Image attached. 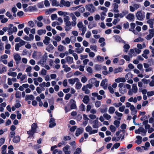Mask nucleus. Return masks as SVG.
<instances>
[{
  "instance_id": "f257e3e1",
  "label": "nucleus",
  "mask_w": 154,
  "mask_h": 154,
  "mask_svg": "<svg viewBox=\"0 0 154 154\" xmlns=\"http://www.w3.org/2000/svg\"><path fill=\"white\" fill-rule=\"evenodd\" d=\"M37 128L36 123H34L31 125V129L27 131V133L30 136H32L36 132V130Z\"/></svg>"
},
{
  "instance_id": "f03ea898",
  "label": "nucleus",
  "mask_w": 154,
  "mask_h": 154,
  "mask_svg": "<svg viewBox=\"0 0 154 154\" xmlns=\"http://www.w3.org/2000/svg\"><path fill=\"white\" fill-rule=\"evenodd\" d=\"M137 19L140 20H143L145 18V12L142 11H138L136 14Z\"/></svg>"
},
{
  "instance_id": "7ed1b4c3",
  "label": "nucleus",
  "mask_w": 154,
  "mask_h": 154,
  "mask_svg": "<svg viewBox=\"0 0 154 154\" xmlns=\"http://www.w3.org/2000/svg\"><path fill=\"white\" fill-rule=\"evenodd\" d=\"M17 29L16 27L13 26L12 24H10L8 26V34L9 35H11L14 32H16L17 31Z\"/></svg>"
},
{
  "instance_id": "20e7f679",
  "label": "nucleus",
  "mask_w": 154,
  "mask_h": 154,
  "mask_svg": "<svg viewBox=\"0 0 154 154\" xmlns=\"http://www.w3.org/2000/svg\"><path fill=\"white\" fill-rule=\"evenodd\" d=\"M85 7L86 10L91 13H94L96 10L95 7L92 4L86 5Z\"/></svg>"
},
{
  "instance_id": "39448f33",
  "label": "nucleus",
  "mask_w": 154,
  "mask_h": 154,
  "mask_svg": "<svg viewBox=\"0 0 154 154\" xmlns=\"http://www.w3.org/2000/svg\"><path fill=\"white\" fill-rule=\"evenodd\" d=\"M138 90V88L136 84H134L132 86L131 89H130L128 91V94L130 95H132L133 94L136 93Z\"/></svg>"
},
{
  "instance_id": "423d86ee",
  "label": "nucleus",
  "mask_w": 154,
  "mask_h": 154,
  "mask_svg": "<svg viewBox=\"0 0 154 154\" xmlns=\"http://www.w3.org/2000/svg\"><path fill=\"white\" fill-rule=\"evenodd\" d=\"M86 132H88L90 135L95 134L98 132V129L92 130V128L90 125H88L85 128Z\"/></svg>"
},
{
  "instance_id": "0eeeda50",
  "label": "nucleus",
  "mask_w": 154,
  "mask_h": 154,
  "mask_svg": "<svg viewBox=\"0 0 154 154\" xmlns=\"http://www.w3.org/2000/svg\"><path fill=\"white\" fill-rule=\"evenodd\" d=\"M70 5L71 3L70 2L64 0H61L59 5V6L61 7H63V6L69 7H70Z\"/></svg>"
},
{
  "instance_id": "6e6552de",
  "label": "nucleus",
  "mask_w": 154,
  "mask_h": 154,
  "mask_svg": "<svg viewBox=\"0 0 154 154\" xmlns=\"http://www.w3.org/2000/svg\"><path fill=\"white\" fill-rule=\"evenodd\" d=\"M118 86L119 88V91L120 93L123 94L126 92L127 90L126 88L123 83H121L119 84Z\"/></svg>"
},
{
  "instance_id": "1a4fd4ad",
  "label": "nucleus",
  "mask_w": 154,
  "mask_h": 154,
  "mask_svg": "<svg viewBox=\"0 0 154 154\" xmlns=\"http://www.w3.org/2000/svg\"><path fill=\"white\" fill-rule=\"evenodd\" d=\"M146 132V131L144 130V128L142 127H140L138 130H135V133L137 134H140L141 135L144 136H145Z\"/></svg>"
},
{
  "instance_id": "9d476101",
  "label": "nucleus",
  "mask_w": 154,
  "mask_h": 154,
  "mask_svg": "<svg viewBox=\"0 0 154 154\" xmlns=\"http://www.w3.org/2000/svg\"><path fill=\"white\" fill-rule=\"evenodd\" d=\"M73 38L74 39H75V37L73 36H71L70 38H69L68 37H66L65 38L64 40H63L62 42V43L64 45H65L70 43V42H72V41H71V39Z\"/></svg>"
},
{
  "instance_id": "9b49d317",
  "label": "nucleus",
  "mask_w": 154,
  "mask_h": 154,
  "mask_svg": "<svg viewBox=\"0 0 154 154\" xmlns=\"http://www.w3.org/2000/svg\"><path fill=\"white\" fill-rule=\"evenodd\" d=\"M92 127L93 128H97L99 127L101 125L100 123L98 122V118L93 121L92 122Z\"/></svg>"
},
{
  "instance_id": "f8f14e48",
  "label": "nucleus",
  "mask_w": 154,
  "mask_h": 154,
  "mask_svg": "<svg viewBox=\"0 0 154 154\" xmlns=\"http://www.w3.org/2000/svg\"><path fill=\"white\" fill-rule=\"evenodd\" d=\"M65 154H70L71 152L70 146L68 145H66L63 149Z\"/></svg>"
},
{
  "instance_id": "ddd939ff",
  "label": "nucleus",
  "mask_w": 154,
  "mask_h": 154,
  "mask_svg": "<svg viewBox=\"0 0 154 154\" xmlns=\"http://www.w3.org/2000/svg\"><path fill=\"white\" fill-rule=\"evenodd\" d=\"M107 80L106 79H105L102 80L100 86L102 87L104 89H106L107 88V84L106 83Z\"/></svg>"
},
{
  "instance_id": "4468645a",
  "label": "nucleus",
  "mask_w": 154,
  "mask_h": 154,
  "mask_svg": "<svg viewBox=\"0 0 154 154\" xmlns=\"http://www.w3.org/2000/svg\"><path fill=\"white\" fill-rule=\"evenodd\" d=\"M71 15L72 19V21L71 23V25L72 26H74L76 24L77 18L73 14L71 13Z\"/></svg>"
},
{
  "instance_id": "2eb2a0df",
  "label": "nucleus",
  "mask_w": 154,
  "mask_h": 154,
  "mask_svg": "<svg viewBox=\"0 0 154 154\" xmlns=\"http://www.w3.org/2000/svg\"><path fill=\"white\" fill-rule=\"evenodd\" d=\"M70 103L71 104L70 106L71 109H75L76 108L77 106L76 105V102L73 99H72L70 100Z\"/></svg>"
},
{
  "instance_id": "dca6fc26",
  "label": "nucleus",
  "mask_w": 154,
  "mask_h": 154,
  "mask_svg": "<svg viewBox=\"0 0 154 154\" xmlns=\"http://www.w3.org/2000/svg\"><path fill=\"white\" fill-rule=\"evenodd\" d=\"M69 83L72 85H73L75 82L79 81L78 78H74L69 79L68 80Z\"/></svg>"
},
{
  "instance_id": "f3484780",
  "label": "nucleus",
  "mask_w": 154,
  "mask_h": 154,
  "mask_svg": "<svg viewBox=\"0 0 154 154\" xmlns=\"http://www.w3.org/2000/svg\"><path fill=\"white\" fill-rule=\"evenodd\" d=\"M14 59L17 63H18L20 60L21 57L17 53L15 54L14 55Z\"/></svg>"
},
{
  "instance_id": "a211bd4d",
  "label": "nucleus",
  "mask_w": 154,
  "mask_h": 154,
  "mask_svg": "<svg viewBox=\"0 0 154 154\" xmlns=\"http://www.w3.org/2000/svg\"><path fill=\"white\" fill-rule=\"evenodd\" d=\"M49 123V127L50 128H52L56 125V124L55 122V119L53 118H51L50 119Z\"/></svg>"
},
{
  "instance_id": "6ab92c4d",
  "label": "nucleus",
  "mask_w": 154,
  "mask_h": 154,
  "mask_svg": "<svg viewBox=\"0 0 154 154\" xmlns=\"http://www.w3.org/2000/svg\"><path fill=\"white\" fill-rule=\"evenodd\" d=\"M65 59L66 61L69 64H71L73 62V58L72 57L67 56L65 57Z\"/></svg>"
},
{
  "instance_id": "aec40b11",
  "label": "nucleus",
  "mask_w": 154,
  "mask_h": 154,
  "mask_svg": "<svg viewBox=\"0 0 154 154\" xmlns=\"http://www.w3.org/2000/svg\"><path fill=\"white\" fill-rule=\"evenodd\" d=\"M84 131V129L82 128H80L77 129L75 135L77 136H78L79 135L81 134H82Z\"/></svg>"
},
{
  "instance_id": "412c9836",
  "label": "nucleus",
  "mask_w": 154,
  "mask_h": 154,
  "mask_svg": "<svg viewBox=\"0 0 154 154\" xmlns=\"http://www.w3.org/2000/svg\"><path fill=\"white\" fill-rule=\"evenodd\" d=\"M126 18L129 20L133 21L134 20V14L130 13L126 17Z\"/></svg>"
},
{
  "instance_id": "4be33fe9",
  "label": "nucleus",
  "mask_w": 154,
  "mask_h": 154,
  "mask_svg": "<svg viewBox=\"0 0 154 154\" xmlns=\"http://www.w3.org/2000/svg\"><path fill=\"white\" fill-rule=\"evenodd\" d=\"M115 81L117 83L120 82H125L126 81V79L125 78H118L115 80Z\"/></svg>"
},
{
  "instance_id": "5701e85b",
  "label": "nucleus",
  "mask_w": 154,
  "mask_h": 154,
  "mask_svg": "<svg viewBox=\"0 0 154 154\" xmlns=\"http://www.w3.org/2000/svg\"><path fill=\"white\" fill-rule=\"evenodd\" d=\"M58 14L60 16H65L66 15H69V13L68 12L66 11H59L58 12Z\"/></svg>"
},
{
  "instance_id": "b1692460",
  "label": "nucleus",
  "mask_w": 154,
  "mask_h": 154,
  "mask_svg": "<svg viewBox=\"0 0 154 154\" xmlns=\"http://www.w3.org/2000/svg\"><path fill=\"white\" fill-rule=\"evenodd\" d=\"M34 99V97L32 94L27 95L25 97V100H33Z\"/></svg>"
},
{
  "instance_id": "393cba45",
  "label": "nucleus",
  "mask_w": 154,
  "mask_h": 154,
  "mask_svg": "<svg viewBox=\"0 0 154 154\" xmlns=\"http://www.w3.org/2000/svg\"><path fill=\"white\" fill-rule=\"evenodd\" d=\"M89 101V97L87 95H85L84 96L82 101L85 103H88Z\"/></svg>"
},
{
  "instance_id": "a878e982",
  "label": "nucleus",
  "mask_w": 154,
  "mask_h": 154,
  "mask_svg": "<svg viewBox=\"0 0 154 154\" xmlns=\"http://www.w3.org/2000/svg\"><path fill=\"white\" fill-rule=\"evenodd\" d=\"M51 40V38L48 37L46 36L45 37V39L43 40V42L46 45H48L49 43V41Z\"/></svg>"
},
{
  "instance_id": "bb28decb",
  "label": "nucleus",
  "mask_w": 154,
  "mask_h": 154,
  "mask_svg": "<svg viewBox=\"0 0 154 154\" xmlns=\"http://www.w3.org/2000/svg\"><path fill=\"white\" fill-rule=\"evenodd\" d=\"M147 23L149 24V26L150 28H153L154 23L152 19H150L148 20L147 21Z\"/></svg>"
},
{
  "instance_id": "cd10ccee",
  "label": "nucleus",
  "mask_w": 154,
  "mask_h": 154,
  "mask_svg": "<svg viewBox=\"0 0 154 154\" xmlns=\"http://www.w3.org/2000/svg\"><path fill=\"white\" fill-rule=\"evenodd\" d=\"M62 67L64 69V70L65 72H68L71 70V68L69 67L67 65H64L62 66Z\"/></svg>"
},
{
  "instance_id": "c85d7f7f",
  "label": "nucleus",
  "mask_w": 154,
  "mask_h": 154,
  "mask_svg": "<svg viewBox=\"0 0 154 154\" xmlns=\"http://www.w3.org/2000/svg\"><path fill=\"white\" fill-rule=\"evenodd\" d=\"M20 136H17L14 137L13 139V141L14 143H18L20 141Z\"/></svg>"
},
{
  "instance_id": "c756f323",
  "label": "nucleus",
  "mask_w": 154,
  "mask_h": 154,
  "mask_svg": "<svg viewBox=\"0 0 154 154\" xmlns=\"http://www.w3.org/2000/svg\"><path fill=\"white\" fill-rule=\"evenodd\" d=\"M56 8H51L47 10L46 11L45 14H48L52 13L54 11L56 10Z\"/></svg>"
},
{
  "instance_id": "7c9ffc66",
  "label": "nucleus",
  "mask_w": 154,
  "mask_h": 154,
  "mask_svg": "<svg viewBox=\"0 0 154 154\" xmlns=\"http://www.w3.org/2000/svg\"><path fill=\"white\" fill-rule=\"evenodd\" d=\"M96 58L97 61L100 62H102L104 60L103 57L100 55L97 56Z\"/></svg>"
},
{
  "instance_id": "2f4dec72",
  "label": "nucleus",
  "mask_w": 154,
  "mask_h": 154,
  "mask_svg": "<svg viewBox=\"0 0 154 154\" xmlns=\"http://www.w3.org/2000/svg\"><path fill=\"white\" fill-rule=\"evenodd\" d=\"M122 70L123 69L122 67H119L118 68H116L114 70L113 73L114 74H116L117 73L122 72Z\"/></svg>"
},
{
  "instance_id": "473e14b6",
  "label": "nucleus",
  "mask_w": 154,
  "mask_h": 154,
  "mask_svg": "<svg viewBox=\"0 0 154 154\" xmlns=\"http://www.w3.org/2000/svg\"><path fill=\"white\" fill-rule=\"evenodd\" d=\"M82 90L83 91H84L85 94H89L90 92V90L88 89L85 86H83L82 88Z\"/></svg>"
},
{
  "instance_id": "72a5a7b5",
  "label": "nucleus",
  "mask_w": 154,
  "mask_h": 154,
  "mask_svg": "<svg viewBox=\"0 0 154 154\" xmlns=\"http://www.w3.org/2000/svg\"><path fill=\"white\" fill-rule=\"evenodd\" d=\"M46 32V31L45 29H39L38 30L37 33L38 34L40 35L45 34Z\"/></svg>"
},
{
  "instance_id": "f704fd0d",
  "label": "nucleus",
  "mask_w": 154,
  "mask_h": 154,
  "mask_svg": "<svg viewBox=\"0 0 154 154\" xmlns=\"http://www.w3.org/2000/svg\"><path fill=\"white\" fill-rule=\"evenodd\" d=\"M54 49V47L51 44H49L46 48V49L48 51L50 52Z\"/></svg>"
},
{
  "instance_id": "c9c22d12",
  "label": "nucleus",
  "mask_w": 154,
  "mask_h": 154,
  "mask_svg": "<svg viewBox=\"0 0 154 154\" xmlns=\"http://www.w3.org/2000/svg\"><path fill=\"white\" fill-rule=\"evenodd\" d=\"M39 63L42 67H43L46 64V60L44 59H41L39 61Z\"/></svg>"
},
{
  "instance_id": "e433bc0d",
  "label": "nucleus",
  "mask_w": 154,
  "mask_h": 154,
  "mask_svg": "<svg viewBox=\"0 0 154 154\" xmlns=\"http://www.w3.org/2000/svg\"><path fill=\"white\" fill-rule=\"evenodd\" d=\"M115 110V108L113 106L110 107L109 109L108 112L109 114H113Z\"/></svg>"
},
{
  "instance_id": "4c0bfd02",
  "label": "nucleus",
  "mask_w": 154,
  "mask_h": 154,
  "mask_svg": "<svg viewBox=\"0 0 154 154\" xmlns=\"http://www.w3.org/2000/svg\"><path fill=\"white\" fill-rule=\"evenodd\" d=\"M53 38L57 42H59L61 40V37L57 35L53 36Z\"/></svg>"
},
{
  "instance_id": "58836bf2",
  "label": "nucleus",
  "mask_w": 154,
  "mask_h": 154,
  "mask_svg": "<svg viewBox=\"0 0 154 154\" xmlns=\"http://www.w3.org/2000/svg\"><path fill=\"white\" fill-rule=\"evenodd\" d=\"M82 86V84L79 81L76 82L75 84V88L77 89H80Z\"/></svg>"
},
{
  "instance_id": "ea45409f",
  "label": "nucleus",
  "mask_w": 154,
  "mask_h": 154,
  "mask_svg": "<svg viewBox=\"0 0 154 154\" xmlns=\"http://www.w3.org/2000/svg\"><path fill=\"white\" fill-rule=\"evenodd\" d=\"M84 50L83 47H81V48H77L75 49V51L77 53L80 54Z\"/></svg>"
},
{
  "instance_id": "a19ab883",
  "label": "nucleus",
  "mask_w": 154,
  "mask_h": 154,
  "mask_svg": "<svg viewBox=\"0 0 154 154\" xmlns=\"http://www.w3.org/2000/svg\"><path fill=\"white\" fill-rule=\"evenodd\" d=\"M113 11L117 13L119 12L118 8L119 7L118 5L116 3L114 4V5Z\"/></svg>"
},
{
  "instance_id": "79ce46f5",
  "label": "nucleus",
  "mask_w": 154,
  "mask_h": 154,
  "mask_svg": "<svg viewBox=\"0 0 154 154\" xmlns=\"http://www.w3.org/2000/svg\"><path fill=\"white\" fill-rule=\"evenodd\" d=\"M8 75L10 76H11L13 77H16L17 75V73L16 72H8Z\"/></svg>"
},
{
  "instance_id": "37998d69",
  "label": "nucleus",
  "mask_w": 154,
  "mask_h": 154,
  "mask_svg": "<svg viewBox=\"0 0 154 154\" xmlns=\"http://www.w3.org/2000/svg\"><path fill=\"white\" fill-rule=\"evenodd\" d=\"M123 47L124 49V52H127L128 50L130 48V46L129 45L126 44L124 45Z\"/></svg>"
},
{
  "instance_id": "c03bdc74",
  "label": "nucleus",
  "mask_w": 154,
  "mask_h": 154,
  "mask_svg": "<svg viewBox=\"0 0 154 154\" xmlns=\"http://www.w3.org/2000/svg\"><path fill=\"white\" fill-rule=\"evenodd\" d=\"M103 116L107 120H109L110 119L111 117V116L106 113H105L103 114Z\"/></svg>"
},
{
  "instance_id": "a18cd8bd",
  "label": "nucleus",
  "mask_w": 154,
  "mask_h": 154,
  "mask_svg": "<svg viewBox=\"0 0 154 154\" xmlns=\"http://www.w3.org/2000/svg\"><path fill=\"white\" fill-rule=\"evenodd\" d=\"M87 28L85 26H84L81 29L82 32L81 33V35H83L85 33L86 31Z\"/></svg>"
},
{
  "instance_id": "49530a36",
  "label": "nucleus",
  "mask_w": 154,
  "mask_h": 154,
  "mask_svg": "<svg viewBox=\"0 0 154 154\" xmlns=\"http://www.w3.org/2000/svg\"><path fill=\"white\" fill-rule=\"evenodd\" d=\"M128 12L127 11H123L122 13L119 14V17L121 18H122Z\"/></svg>"
},
{
  "instance_id": "de8ad7c7",
  "label": "nucleus",
  "mask_w": 154,
  "mask_h": 154,
  "mask_svg": "<svg viewBox=\"0 0 154 154\" xmlns=\"http://www.w3.org/2000/svg\"><path fill=\"white\" fill-rule=\"evenodd\" d=\"M143 40L144 39L143 38L140 37H139L138 38L134 40V42H142L143 41Z\"/></svg>"
},
{
  "instance_id": "09e8293b",
  "label": "nucleus",
  "mask_w": 154,
  "mask_h": 154,
  "mask_svg": "<svg viewBox=\"0 0 154 154\" xmlns=\"http://www.w3.org/2000/svg\"><path fill=\"white\" fill-rule=\"evenodd\" d=\"M62 152L61 150H58L57 149H55L53 150V154H61Z\"/></svg>"
},
{
  "instance_id": "8fccbe9b",
  "label": "nucleus",
  "mask_w": 154,
  "mask_h": 154,
  "mask_svg": "<svg viewBox=\"0 0 154 154\" xmlns=\"http://www.w3.org/2000/svg\"><path fill=\"white\" fill-rule=\"evenodd\" d=\"M39 86L43 91L45 90L44 88L45 87V82H44L40 84Z\"/></svg>"
},
{
  "instance_id": "3c124183",
  "label": "nucleus",
  "mask_w": 154,
  "mask_h": 154,
  "mask_svg": "<svg viewBox=\"0 0 154 154\" xmlns=\"http://www.w3.org/2000/svg\"><path fill=\"white\" fill-rule=\"evenodd\" d=\"M47 71L45 69H42L40 72V74L42 76H44L46 74Z\"/></svg>"
},
{
  "instance_id": "603ef678",
  "label": "nucleus",
  "mask_w": 154,
  "mask_h": 154,
  "mask_svg": "<svg viewBox=\"0 0 154 154\" xmlns=\"http://www.w3.org/2000/svg\"><path fill=\"white\" fill-rule=\"evenodd\" d=\"M79 108L81 111H85V106L83 103L81 104L79 106Z\"/></svg>"
},
{
  "instance_id": "864d4df0",
  "label": "nucleus",
  "mask_w": 154,
  "mask_h": 154,
  "mask_svg": "<svg viewBox=\"0 0 154 154\" xmlns=\"http://www.w3.org/2000/svg\"><path fill=\"white\" fill-rule=\"evenodd\" d=\"M95 106L96 107L98 108L101 105V102L100 101H96L95 103Z\"/></svg>"
},
{
  "instance_id": "5fc2aeb1",
  "label": "nucleus",
  "mask_w": 154,
  "mask_h": 154,
  "mask_svg": "<svg viewBox=\"0 0 154 154\" xmlns=\"http://www.w3.org/2000/svg\"><path fill=\"white\" fill-rule=\"evenodd\" d=\"M21 93L19 91H16L15 94V97L16 98H19L21 97Z\"/></svg>"
},
{
  "instance_id": "6e6d98bb",
  "label": "nucleus",
  "mask_w": 154,
  "mask_h": 154,
  "mask_svg": "<svg viewBox=\"0 0 154 154\" xmlns=\"http://www.w3.org/2000/svg\"><path fill=\"white\" fill-rule=\"evenodd\" d=\"M52 5L53 6H58V3L57 2L56 0H52Z\"/></svg>"
},
{
  "instance_id": "4d7b16f0",
  "label": "nucleus",
  "mask_w": 154,
  "mask_h": 154,
  "mask_svg": "<svg viewBox=\"0 0 154 154\" xmlns=\"http://www.w3.org/2000/svg\"><path fill=\"white\" fill-rule=\"evenodd\" d=\"M96 79L93 78L91 79L89 81V82L90 84H91L92 85L94 84L95 82H96Z\"/></svg>"
},
{
  "instance_id": "13d9d810",
  "label": "nucleus",
  "mask_w": 154,
  "mask_h": 154,
  "mask_svg": "<svg viewBox=\"0 0 154 154\" xmlns=\"http://www.w3.org/2000/svg\"><path fill=\"white\" fill-rule=\"evenodd\" d=\"M84 26L83 25V23L81 21L79 22L77 24V26L79 29V30H81V29Z\"/></svg>"
},
{
  "instance_id": "bf43d9fd",
  "label": "nucleus",
  "mask_w": 154,
  "mask_h": 154,
  "mask_svg": "<svg viewBox=\"0 0 154 154\" xmlns=\"http://www.w3.org/2000/svg\"><path fill=\"white\" fill-rule=\"evenodd\" d=\"M122 103L121 102H119L118 103H114L113 104V105L116 107H120L122 105Z\"/></svg>"
},
{
  "instance_id": "052dcab7",
  "label": "nucleus",
  "mask_w": 154,
  "mask_h": 154,
  "mask_svg": "<svg viewBox=\"0 0 154 154\" xmlns=\"http://www.w3.org/2000/svg\"><path fill=\"white\" fill-rule=\"evenodd\" d=\"M30 30V28L28 27H26L24 29V31L26 34L28 35L29 33V31Z\"/></svg>"
},
{
  "instance_id": "680f3d73",
  "label": "nucleus",
  "mask_w": 154,
  "mask_h": 154,
  "mask_svg": "<svg viewBox=\"0 0 154 154\" xmlns=\"http://www.w3.org/2000/svg\"><path fill=\"white\" fill-rule=\"evenodd\" d=\"M109 128L110 130L112 132H114L116 130V128L113 125H111Z\"/></svg>"
},
{
  "instance_id": "e2e57ef3",
  "label": "nucleus",
  "mask_w": 154,
  "mask_h": 154,
  "mask_svg": "<svg viewBox=\"0 0 154 154\" xmlns=\"http://www.w3.org/2000/svg\"><path fill=\"white\" fill-rule=\"evenodd\" d=\"M129 77H130L131 78L132 77V75L130 73H127L125 76V78L126 79H128L129 78Z\"/></svg>"
},
{
  "instance_id": "0e129e2a",
  "label": "nucleus",
  "mask_w": 154,
  "mask_h": 154,
  "mask_svg": "<svg viewBox=\"0 0 154 154\" xmlns=\"http://www.w3.org/2000/svg\"><path fill=\"white\" fill-rule=\"evenodd\" d=\"M81 152V149L80 148H78L76 149L75 151L74 152V154H80Z\"/></svg>"
},
{
  "instance_id": "69168bd1",
  "label": "nucleus",
  "mask_w": 154,
  "mask_h": 154,
  "mask_svg": "<svg viewBox=\"0 0 154 154\" xmlns=\"http://www.w3.org/2000/svg\"><path fill=\"white\" fill-rule=\"evenodd\" d=\"M90 48L92 50L96 52L97 51V47L96 45H92L90 47Z\"/></svg>"
},
{
  "instance_id": "338daca9",
  "label": "nucleus",
  "mask_w": 154,
  "mask_h": 154,
  "mask_svg": "<svg viewBox=\"0 0 154 154\" xmlns=\"http://www.w3.org/2000/svg\"><path fill=\"white\" fill-rule=\"evenodd\" d=\"M149 35L152 36H154V29H149Z\"/></svg>"
},
{
  "instance_id": "774afa93",
  "label": "nucleus",
  "mask_w": 154,
  "mask_h": 154,
  "mask_svg": "<svg viewBox=\"0 0 154 154\" xmlns=\"http://www.w3.org/2000/svg\"><path fill=\"white\" fill-rule=\"evenodd\" d=\"M91 35V33L90 31H88L85 34V37L87 38H89Z\"/></svg>"
}]
</instances>
